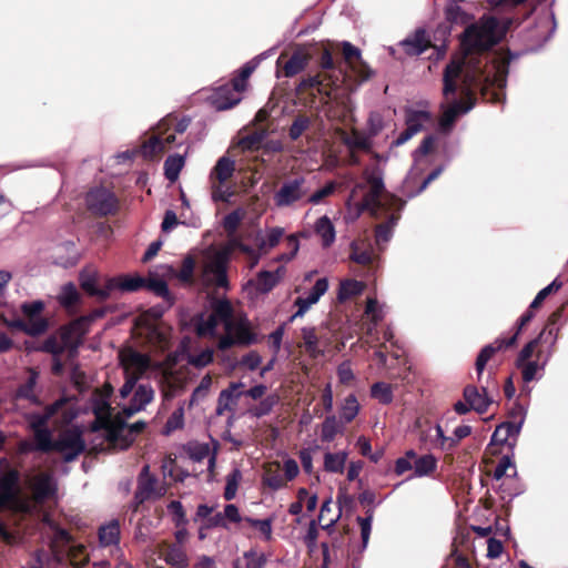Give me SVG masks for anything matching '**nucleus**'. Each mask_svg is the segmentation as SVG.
<instances>
[{
  "label": "nucleus",
  "mask_w": 568,
  "mask_h": 568,
  "mask_svg": "<svg viewBox=\"0 0 568 568\" xmlns=\"http://www.w3.org/2000/svg\"><path fill=\"white\" fill-rule=\"evenodd\" d=\"M120 540V525L119 521L112 520L99 529V541L102 547H114L112 552L116 554L118 558L123 557V554L119 547Z\"/></svg>",
  "instance_id": "obj_24"
},
{
  "label": "nucleus",
  "mask_w": 568,
  "mask_h": 568,
  "mask_svg": "<svg viewBox=\"0 0 568 568\" xmlns=\"http://www.w3.org/2000/svg\"><path fill=\"white\" fill-rule=\"evenodd\" d=\"M232 87V81L215 88V111H225L237 105L243 99V90L222 93V89Z\"/></svg>",
  "instance_id": "obj_25"
},
{
  "label": "nucleus",
  "mask_w": 568,
  "mask_h": 568,
  "mask_svg": "<svg viewBox=\"0 0 568 568\" xmlns=\"http://www.w3.org/2000/svg\"><path fill=\"white\" fill-rule=\"evenodd\" d=\"M150 467L145 465L140 474L138 489L134 499L138 504L152 498H159L165 494L163 486H158L156 480L149 474Z\"/></svg>",
  "instance_id": "obj_16"
},
{
  "label": "nucleus",
  "mask_w": 568,
  "mask_h": 568,
  "mask_svg": "<svg viewBox=\"0 0 568 568\" xmlns=\"http://www.w3.org/2000/svg\"><path fill=\"white\" fill-rule=\"evenodd\" d=\"M28 486L33 499L38 503L51 498L57 490L54 478L47 473H39L29 478Z\"/></svg>",
  "instance_id": "obj_18"
},
{
  "label": "nucleus",
  "mask_w": 568,
  "mask_h": 568,
  "mask_svg": "<svg viewBox=\"0 0 568 568\" xmlns=\"http://www.w3.org/2000/svg\"><path fill=\"white\" fill-rule=\"evenodd\" d=\"M245 216V212L243 209H236L233 212L229 213L223 220L224 229L230 233H234L243 217Z\"/></svg>",
  "instance_id": "obj_61"
},
{
  "label": "nucleus",
  "mask_w": 568,
  "mask_h": 568,
  "mask_svg": "<svg viewBox=\"0 0 568 568\" xmlns=\"http://www.w3.org/2000/svg\"><path fill=\"white\" fill-rule=\"evenodd\" d=\"M148 290L154 292L156 295L163 297L165 301H168L169 305L172 304L171 302V294L168 287V284L163 280L159 278H149L145 280V285Z\"/></svg>",
  "instance_id": "obj_59"
},
{
  "label": "nucleus",
  "mask_w": 568,
  "mask_h": 568,
  "mask_svg": "<svg viewBox=\"0 0 568 568\" xmlns=\"http://www.w3.org/2000/svg\"><path fill=\"white\" fill-rule=\"evenodd\" d=\"M315 232L321 237L324 247H328L335 241V229L331 220L324 215L315 223Z\"/></svg>",
  "instance_id": "obj_41"
},
{
  "label": "nucleus",
  "mask_w": 568,
  "mask_h": 568,
  "mask_svg": "<svg viewBox=\"0 0 568 568\" xmlns=\"http://www.w3.org/2000/svg\"><path fill=\"white\" fill-rule=\"evenodd\" d=\"M212 386V377L210 374L205 375L200 385L193 390L192 396L190 398V407L200 405L203 400H205L211 390Z\"/></svg>",
  "instance_id": "obj_51"
},
{
  "label": "nucleus",
  "mask_w": 568,
  "mask_h": 568,
  "mask_svg": "<svg viewBox=\"0 0 568 568\" xmlns=\"http://www.w3.org/2000/svg\"><path fill=\"white\" fill-rule=\"evenodd\" d=\"M47 416H38L33 419L32 426L34 428L36 447L42 452L53 449L54 442L51 440V433L43 427Z\"/></svg>",
  "instance_id": "obj_28"
},
{
  "label": "nucleus",
  "mask_w": 568,
  "mask_h": 568,
  "mask_svg": "<svg viewBox=\"0 0 568 568\" xmlns=\"http://www.w3.org/2000/svg\"><path fill=\"white\" fill-rule=\"evenodd\" d=\"M433 430L435 433L434 440L437 443L440 449L450 450L456 446V439L446 436L439 424L435 425Z\"/></svg>",
  "instance_id": "obj_63"
},
{
  "label": "nucleus",
  "mask_w": 568,
  "mask_h": 568,
  "mask_svg": "<svg viewBox=\"0 0 568 568\" xmlns=\"http://www.w3.org/2000/svg\"><path fill=\"white\" fill-rule=\"evenodd\" d=\"M413 468V477L428 476L436 470L437 459L432 454L423 455L415 459ZM409 478H412V476Z\"/></svg>",
  "instance_id": "obj_44"
},
{
  "label": "nucleus",
  "mask_w": 568,
  "mask_h": 568,
  "mask_svg": "<svg viewBox=\"0 0 568 568\" xmlns=\"http://www.w3.org/2000/svg\"><path fill=\"white\" fill-rule=\"evenodd\" d=\"M532 317H534V313L531 311L526 312L518 320V326L511 337H509V338L498 337L495 339L494 343L486 345L480 351V353L478 354L477 359H476V372L478 374V378L481 376L487 362L493 357V355L496 352L501 351L503 348L513 346L516 343L518 335L521 332L523 327L525 325H527L532 320Z\"/></svg>",
  "instance_id": "obj_10"
},
{
  "label": "nucleus",
  "mask_w": 568,
  "mask_h": 568,
  "mask_svg": "<svg viewBox=\"0 0 568 568\" xmlns=\"http://www.w3.org/2000/svg\"><path fill=\"white\" fill-rule=\"evenodd\" d=\"M341 417L343 423L347 424L355 419L359 413V404L355 395L351 394L344 398L341 404Z\"/></svg>",
  "instance_id": "obj_48"
},
{
  "label": "nucleus",
  "mask_w": 568,
  "mask_h": 568,
  "mask_svg": "<svg viewBox=\"0 0 568 568\" xmlns=\"http://www.w3.org/2000/svg\"><path fill=\"white\" fill-rule=\"evenodd\" d=\"M268 52H263L258 55H256L255 58H253L252 60H250L248 62H246L240 70L239 74L235 75L231 81H232V87L230 88H226V89H222V93L223 92H227L229 90L232 91V89L235 91H239V90H243L245 91L246 88H247V80L248 78L251 77V74L254 72V70L258 67V64L261 63L262 60L266 59L268 57Z\"/></svg>",
  "instance_id": "obj_22"
},
{
  "label": "nucleus",
  "mask_w": 568,
  "mask_h": 568,
  "mask_svg": "<svg viewBox=\"0 0 568 568\" xmlns=\"http://www.w3.org/2000/svg\"><path fill=\"white\" fill-rule=\"evenodd\" d=\"M284 229L280 226L266 230L264 237L258 241V250L266 253L268 250L275 247L284 235Z\"/></svg>",
  "instance_id": "obj_50"
},
{
  "label": "nucleus",
  "mask_w": 568,
  "mask_h": 568,
  "mask_svg": "<svg viewBox=\"0 0 568 568\" xmlns=\"http://www.w3.org/2000/svg\"><path fill=\"white\" fill-rule=\"evenodd\" d=\"M307 59L304 54L295 52L291 55L284 65V74L286 77H294L305 69Z\"/></svg>",
  "instance_id": "obj_54"
},
{
  "label": "nucleus",
  "mask_w": 568,
  "mask_h": 568,
  "mask_svg": "<svg viewBox=\"0 0 568 568\" xmlns=\"http://www.w3.org/2000/svg\"><path fill=\"white\" fill-rule=\"evenodd\" d=\"M84 440L77 429H68L60 434L53 449L60 453L65 462L75 459L84 450Z\"/></svg>",
  "instance_id": "obj_13"
},
{
  "label": "nucleus",
  "mask_w": 568,
  "mask_h": 568,
  "mask_svg": "<svg viewBox=\"0 0 568 568\" xmlns=\"http://www.w3.org/2000/svg\"><path fill=\"white\" fill-rule=\"evenodd\" d=\"M87 204L97 214L106 215L115 209L116 200L109 190L97 187L88 193Z\"/></svg>",
  "instance_id": "obj_15"
},
{
  "label": "nucleus",
  "mask_w": 568,
  "mask_h": 568,
  "mask_svg": "<svg viewBox=\"0 0 568 568\" xmlns=\"http://www.w3.org/2000/svg\"><path fill=\"white\" fill-rule=\"evenodd\" d=\"M99 274L94 270H84L80 273L81 287L90 295L97 296L103 301L110 297V290H108V281L103 287H98Z\"/></svg>",
  "instance_id": "obj_23"
},
{
  "label": "nucleus",
  "mask_w": 568,
  "mask_h": 568,
  "mask_svg": "<svg viewBox=\"0 0 568 568\" xmlns=\"http://www.w3.org/2000/svg\"><path fill=\"white\" fill-rule=\"evenodd\" d=\"M430 121L432 115L426 108H407L405 110L406 125L416 131V134L420 132L425 128V125L428 124Z\"/></svg>",
  "instance_id": "obj_30"
},
{
  "label": "nucleus",
  "mask_w": 568,
  "mask_h": 568,
  "mask_svg": "<svg viewBox=\"0 0 568 568\" xmlns=\"http://www.w3.org/2000/svg\"><path fill=\"white\" fill-rule=\"evenodd\" d=\"M344 60L351 70L361 81H366L373 75V71L363 60L362 52L358 48L348 41L342 42Z\"/></svg>",
  "instance_id": "obj_14"
},
{
  "label": "nucleus",
  "mask_w": 568,
  "mask_h": 568,
  "mask_svg": "<svg viewBox=\"0 0 568 568\" xmlns=\"http://www.w3.org/2000/svg\"><path fill=\"white\" fill-rule=\"evenodd\" d=\"M150 342L160 349H165L170 345V329L162 324H150L148 326Z\"/></svg>",
  "instance_id": "obj_40"
},
{
  "label": "nucleus",
  "mask_w": 568,
  "mask_h": 568,
  "mask_svg": "<svg viewBox=\"0 0 568 568\" xmlns=\"http://www.w3.org/2000/svg\"><path fill=\"white\" fill-rule=\"evenodd\" d=\"M90 324V318L82 317L74 322H72L63 332L65 336V344H72V346H77L82 336L88 332V327Z\"/></svg>",
  "instance_id": "obj_33"
},
{
  "label": "nucleus",
  "mask_w": 568,
  "mask_h": 568,
  "mask_svg": "<svg viewBox=\"0 0 568 568\" xmlns=\"http://www.w3.org/2000/svg\"><path fill=\"white\" fill-rule=\"evenodd\" d=\"M429 38L425 30H417L412 37L400 42L405 52L410 55H419L429 47Z\"/></svg>",
  "instance_id": "obj_29"
},
{
  "label": "nucleus",
  "mask_w": 568,
  "mask_h": 568,
  "mask_svg": "<svg viewBox=\"0 0 568 568\" xmlns=\"http://www.w3.org/2000/svg\"><path fill=\"white\" fill-rule=\"evenodd\" d=\"M201 271L202 283L210 286L213 283V245L209 244L202 250H194L183 260L182 267L178 271L176 278L184 284L193 281L194 270Z\"/></svg>",
  "instance_id": "obj_5"
},
{
  "label": "nucleus",
  "mask_w": 568,
  "mask_h": 568,
  "mask_svg": "<svg viewBox=\"0 0 568 568\" xmlns=\"http://www.w3.org/2000/svg\"><path fill=\"white\" fill-rule=\"evenodd\" d=\"M348 454L345 450L336 453H326L324 455V470L332 474H342L345 469Z\"/></svg>",
  "instance_id": "obj_37"
},
{
  "label": "nucleus",
  "mask_w": 568,
  "mask_h": 568,
  "mask_svg": "<svg viewBox=\"0 0 568 568\" xmlns=\"http://www.w3.org/2000/svg\"><path fill=\"white\" fill-rule=\"evenodd\" d=\"M265 556L254 549L245 551L234 561L235 568H263L265 565Z\"/></svg>",
  "instance_id": "obj_43"
},
{
  "label": "nucleus",
  "mask_w": 568,
  "mask_h": 568,
  "mask_svg": "<svg viewBox=\"0 0 568 568\" xmlns=\"http://www.w3.org/2000/svg\"><path fill=\"white\" fill-rule=\"evenodd\" d=\"M242 383H234L227 389H224L220 393L216 414L220 415L224 409H230L233 405H235L236 399L242 395Z\"/></svg>",
  "instance_id": "obj_38"
},
{
  "label": "nucleus",
  "mask_w": 568,
  "mask_h": 568,
  "mask_svg": "<svg viewBox=\"0 0 568 568\" xmlns=\"http://www.w3.org/2000/svg\"><path fill=\"white\" fill-rule=\"evenodd\" d=\"M212 508L201 505L197 509L195 523L199 525V538L201 540L211 536L213 530V519L210 517Z\"/></svg>",
  "instance_id": "obj_39"
},
{
  "label": "nucleus",
  "mask_w": 568,
  "mask_h": 568,
  "mask_svg": "<svg viewBox=\"0 0 568 568\" xmlns=\"http://www.w3.org/2000/svg\"><path fill=\"white\" fill-rule=\"evenodd\" d=\"M278 283V276L268 271H261L256 278V290L260 293H268Z\"/></svg>",
  "instance_id": "obj_58"
},
{
  "label": "nucleus",
  "mask_w": 568,
  "mask_h": 568,
  "mask_svg": "<svg viewBox=\"0 0 568 568\" xmlns=\"http://www.w3.org/2000/svg\"><path fill=\"white\" fill-rule=\"evenodd\" d=\"M303 344L311 358H318L324 355V351L320 347V339L315 327L305 326L301 329Z\"/></svg>",
  "instance_id": "obj_34"
},
{
  "label": "nucleus",
  "mask_w": 568,
  "mask_h": 568,
  "mask_svg": "<svg viewBox=\"0 0 568 568\" xmlns=\"http://www.w3.org/2000/svg\"><path fill=\"white\" fill-rule=\"evenodd\" d=\"M506 30V22L484 16L463 32V52L450 59L443 73L440 130L449 131L458 116L469 112L478 92L485 97L491 90L489 99L494 102L504 98L508 62L491 58L487 51L503 39Z\"/></svg>",
  "instance_id": "obj_1"
},
{
  "label": "nucleus",
  "mask_w": 568,
  "mask_h": 568,
  "mask_svg": "<svg viewBox=\"0 0 568 568\" xmlns=\"http://www.w3.org/2000/svg\"><path fill=\"white\" fill-rule=\"evenodd\" d=\"M349 201L356 206V215L367 211L375 217H386V222L376 227V242L387 243L399 220L405 202L385 193L384 171L377 164L367 165L352 192Z\"/></svg>",
  "instance_id": "obj_2"
},
{
  "label": "nucleus",
  "mask_w": 568,
  "mask_h": 568,
  "mask_svg": "<svg viewBox=\"0 0 568 568\" xmlns=\"http://www.w3.org/2000/svg\"><path fill=\"white\" fill-rule=\"evenodd\" d=\"M194 328L200 337H213V312L197 316Z\"/></svg>",
  "instance_id": "obj_55"
},
{
  "label": "nucleus",
  "mask_w": 568,
  "mask_h": 568,
  "mask_svg": "<svg viewBox=\"0 0 568 568\" xmlns=\"http://www.w3.org/2000/svg\"><path fill=\"white\" fill-rule=\"evenodd\" d=\"M119 358L125 377H134V379L138 381L143 376L154 374L161 384L159 363H152L146 354H142L131 347H126L120 351ZM162 362H160V364Z\"/></svg>",
  "instance_id": "obj_7"
},
{
  "label": "nucleus",
  "mask_w": 568,
  "mask_h": 568,
  "mask_svg": "<svg viewBox=\"0 0 568 568\" xmlns=\"http://www.w3.org/2000/svg\"><path fill=\"white\" fill-rule=\"evenodd\" d=\"M241 479H242V473L239 468H234L226 476V485H225L224 494H223V496L226 500H232L235 498Z\"/></svg>",
  "instance_id": "obj_56"
},
{
  "label": "nucleus",
  "mask_w": 568,
  "mask_h": 568,
  "mask_svg": "<svg viewBox=\"0 0 568 568\" xmlns=\"http://www.w3.org/2000/svg\"><path fill=\"white\" fill-rule=\"evenodd\" d=\"M371 395L382 404H390L393 402V389L390 385L378 382L372 385Z\"/></svg>",
  "instance_id": "obj_57"
},
{
  "label": "nucleus",
  "mask_w": 568,
  "mask_h": 568,
  "mask_svg": "<svg viewBox=\"0 0 568 568\" xmlns=\"http://www.w3.org/2000/svg\"><path fill=\"white\" fill-rule=\"evenodd\" d=\"M550 356H551V351H547L541 363H538L537 361H529V362L523 363L521 365H516L518 368L521 369V375H523L524 382L529 383V382L534 381L537 377V373L539 371H544Z\"/></svg>",
  "instance_id": "obj_42"
},
{
  "label": "nucleus",
  "mask_w": 568,
  "mask_h": 568,
  "mask_svg": "<svg viewBox=\"0 0 568 568\" xmlns=\"http://www.w3.org/2000/svg\"><path fill=\"white\" fill-rule=\"evenodd\" d=\"M357 521L361 527L362 550H365L372 532L373 513L369 511L366 517H358Z\"/></svg>",
  "instance_id": "obj_64"
},
{
  "label": "nucleus",
  "mask_w": 568,
  "mask_h": 568,
  "mask_svg": "<svg viewBox=\"0 0 568 568\" xmlns=\"http://www.w3.org/2000/svg\"><path fill=\"white\" fill-rule=\"evenodd\" d=\"M344 430L345 423L342 419L337 418L334 414L327 415L321 425V440L323 443H331L338 435H343Z\"/></svg>",
  "instance_id": "obj_27"
},
{
  "label": "nucleus",
  "mask_w": 568,
  "mask_h": 568,
  "mask_svg": "<svg viewBox=\"0 0 568 568\" xmlns=\"http://www.w3.org/2000/svg\"><path fill=\"white\" fill-rule=\"evenodd\" d=\"M12 328L20 329L31 336H37L45 332L48 323L44 318L17 320L9 323Z\"/></svg>",
  "instance_id": "obj_32"
},
{
  "label": "nucleus",
  "mask_w": 568,
  "mask_h": 568,
  "mask_svg": "<svg viewBox=\"0 0 568 568\" xmlns=\"http://www.w3.org/2000/svg\"><path fill=\"white\" fill-rule=\"evenodd\" d=\"M144 285L145 278L138 274H125L108 278V290H110V296L114 292H135L144 287Z\"/></svg>",
  "instance_id": "obj_20"
},
{
  "label": "nucleus",
  "mask_w": 568,
  "mask_h": 568,
  "mask_svg": "<svg viewBox=\"0 0 568 568\" xmlns=\"http://www.w3.org/2000/svg\"><path fill=\"white\" fill-rule=\"evenodd\" d=\"M153 397L154 390L150 385H139L134 390L130 404L122 408V413L125 417H131L151 403Z\"/></svg>",
  "instance_id": "obj_21"
},
{
  "label": "nucleus",
  "mask_w": 568,
  "mask_h": 568,
  "mask_svg": "<svg viewBox=\"0 0 568 568\" xmlns=\"http://www.w3.org/2000/svg\"><path fill=\"white\" fill-rule=\"evenodd\" d=\"M19 479V473L13 469L0 477V509L7 508L20 514L32 511V501L21 495Z\"/></svg>",
  "instance_id": "obj_6"
},
{
  "label": "nucleus",
  "mask_w": 568,
  "mask_h": 568,
  "mask_svg": "<svg viewBox=\"0 0 568 568\" xmlns=\"http://www.w3.org/2000/svg\"><path fill=\"white\" fill-rule=\"evenodd\" d=\"M242 520L244 519L240 515L239 508L233 504L226 505L223 513L215 514V526L227 528L229 524H239Z\"/></svg>",
  "instance_id": "obj_49"
},
{
  "label": "nucleus",
  "mask_w": 568,
  "mask_h": 568,
  "mask_svg": "<svg viewBox=\"0 0 568 568\" xmlns=\"http://www.w3.org/2000/svg\"><path fill=\"white\" fill-rule=\"evenodd\" d=\"M183 165L184 158L182 155H170L164 162V173L166 179L171 182L176 181Z\"/></svg>",
  "instance_id": "obj_52"
},
{
  "label": "nucleus",
  "mask_w": 568,
  "mask_h": 568,
  "mask_svg": "<svg viewBox=\"0 0 568 568\" xmlns=\"http://www.w3.org/2000/svg\"><path fill=\"white\" fill-rule=\"evenodd\" d=\"M540 2H548L549 9L546 14L540 18L538 21L537 28L539 30V36L542 37L544 41H548L556 31L557 23L555 19V14L551 11L550 7L554 4L555 0H539Z\"/></svg>",
  "instance_id": "obj_36"
},
{
  "label": "nucleus",
  "mask_w": 568,
  "mask_h": 568,
  "mask_svg": "<svg viewBox=\"0 0 568 568\" xmlns=\"http://www.w3.org/2000/svg\"><path fill=\"white\" fill-rule=\"evenodd\" d=\"M235 316H237V314L234 313L230 301L215 296V326L219 321L225 323L229 318H233Z\"/></svg>",
  "instance_id": "obj_53"
},
{
  "label": "nucleus",
  "mask_w": 568,
  "mask_h": 568,
  "mask_svg": "<svg viewBox=\"0 0 568 568\" xmlns=\"http://www.w3.org/2000/svg\"><path fill=\"white\" fill-rule=\"evenodd\" d=\"M223 326L225 334L219 341L220 349H226L233 345L246 346L257 341L256 335L251 332L250 321L243 314L229 318Z\"/></svg>",
  "instance_id": "obj_8"
},
{
  "label": "nucleus",
  "mask_w": 568,
  "mask_h": 568,
  "mask_svg": "<svg viewBox=\"0 0 568 568\" xmlns=\"http://www.w3.org/2000/svg\"><path fill=\"white\" fill-rule=\"evenodd\" d=\"M110 390L95 393L92 398V410L97 417L95 429L100 430L109 444L114 448L125 449L133 442L134 435L143 427L144 423L128 425L122 412L114 413L110 406Z\"/></svg>",
  "instance_id": "obj_4"
},
{
  "label": "nucleus",
  "mask_w": 568,
  "mask_h": 568,
  "mask_svg": "<svg viewBox=\"0 0 568 568\" xmlns=\"http://www.w3.org/2000/svg\"><path fill=\"white\" fill-rule=\"evenodd\" d=\"M57 298L61 306L71 310L79 303L80 293L73 283H67L61 286Z\"/></svg>",
  "instance_id": "obj_45"
},
{
  "label": "nucleus",
  "mask_w": 568,
  "mask_h": 568,
  "mask_svg": "<svg viewBox=\"0 0 568 568\" xmlns=\"http://www.w3.org/2000/svg\"><path fill=\"white\" fill-rule=\"evenodd\" d=\"M190 120L189 119H182L181 121L175 123V120L171 116L163 119L159 125L158 129L160 133L162 131L171 128L174 125V131L176 133H184L186 129L189 128ZM173 142H175V135L169 134L166 138H162L161 134L152 136L148 142H145L142 146V152L144 156L152 158L154 155H158L162 153L169 145H171Z\"/></svg>",
  "instance_id": "obj_9"
},
{
  "label": "nucleus",
  "mask_w": 568,
  "mask_h": 568,
  "mask_svg": "<svg viewBox=\"0 0 568 568\" xmlns=\"http://www.w3.org/2000/svg\"><path fill=\"white\" fill-rule=\"evenodd\" d=\"M524 419H520L517 423L513 422H505L501 423L495 432L491 435L490 444L491 445H504L506 444L511 437L516 438L523 427Z\"/></svg>",
  "instance_id": "obj_26"
},
{
  "label": "nucleus",
  "mask_w": 568,
  "mask_h": 568,
  "mask_svg": "<svg viewBox=\"0 0 568 568\" xmlns=\"http://www.w3.org/2000/svg\"><path fill=\"white\" fill-rule=\"evenodd\" d=\"M235 171V160L230 156H221L215 163V179L221 184L229 181Z\"/></svg>",
  "instance_id": "obj_47"
},
{
  "label": "nucleus",
  "mask_w": 568,
  "mask_h": 568,
  "mask_svg": "<svg viewBox=\"0 0 568 568\" xmlns=\"http://www.w3.org/2000/svg\"><path fill=\"white\" fill-rule=\"evenodd\" d=\"M239 247L243 253L250 257L257 254V252L245 244L240 243L237 240H232L226 246L221 250H215V291L217 288H229L227 280V262L232 251Z\"/></svg>",
  "instance_id": "obj_12"
},
{
  "label": "nucleus",
  "mask_w": 568,
  "mask_h": 568,
  "mask_svg": "<svg viewBox=\"0 0 568 568\" xmlns=\"http://www.w3.org/2000/svg\"><path fill=\"white\" fill-rule=\"evenodd\" d=\"M213 361V349L206 348L196 355L187 353V342L182 341L178 349L159 364L161 387L166 398L182 390L194 376L190 366L203 368Z\"/></svg>",
  "instance_id": "obj_3"
},
{
  "label": "nucleus",
  "mask_w": 568,
  "mask_h": 568,
  "mask_svg": "<svg viewBox=\"0 0 568 568\" xmlns=\"http://www.w3.org/2000/svg\"><path fill=\"white\" fill-rule=\"evenodd\" d=\"M158 552H159L160 557H162L166 561V564H169L171 566H174L178 568H183L186 566V561H187L186 555L180 546L159 545Z\"/></svg>",
  "instance_id": "obj_31"
},
{
  "label": "nucleus",
  "mask_w": 568,
  "mask_h": 568,
  "mask_svg": "<svg viewBox=\"0 0 568 568\" xmlns=\"http://www.w3.org/2000/svg\"><path fill=\"white\" fill-rule=\"evenodd\" d=\"M184 448H185V452L189 455V457L194 462H201L205 457H209L207 470L210 474L213 473V456H209V453H210L209 444L194 440V442L187 443Z\"/></svg>",
  "instance_id": "obj_35"
},
{
  "label": "nucleus",
  "mask_w": 568,
  "mask_h": 568,
  "mask_svg": "<svg viewBox=\"0 0 568 568\" xmlns=\"http://www.w3.org/2000/svg\"><path fill=\"white\" fill-rule=\"evenodd\" d=\"M183 425H184V408L182 406H180L169 417V419L164 426V433L170 434L176 429L182 428Z\"/></svg>",
  "instance_id": "obj_62"
},
{
  "label": "nucleus",
  "mask_w": 568,
  "mask_h": 568,
  "mask_svg": "<svg viewBox=\"0 0 568 568\" xmlns=\"http://www.w3.org/2000/svg\"><path fill=\"white\" fill-rule=\"evenodd\" d=\"M463 396L470 407H473V410L478 414L486 413L494 402L493 396L488 393L486 387L479 389L474 385H467L464 388Z\"/></svg>",
  "instance_id": "obj_19"
},
{
  "label": "nucleus",
  "mask_w": 568,
  "mask_h": 568,
  "mask_svg": "<svg viewBox=\"0 0 568 568\" xmlns=\"http://www.w3.org/2000/svg\"><path fill=\"white\" fill-rule=\"evenodd\" d=\"M328 281L326 277L318 278L306 296H300L295 301L297 311L291 316L293 322L297 317H302L320 298L327 292Z\"/></svg>",
  "instance_id": "obj_17"
},
{
  "label": "nucleus",
  "mask_w": 568,
  "mask_h": 568,
  "mask_svg": "<svg viewBox=\"0 0 568 568\" xmlns=\"http://www.w3.org/2000/svg\"><path fill=\"white\" fill-rule=\"evenodd\" d=\"M561 286L562 282H560L558 278H555L550 284H548L546 287H544L537 293V295L535 296L530 304V308L538 307L548 295H550L554 292H557L558 290L561 288Z\"/></svg>",
  "instance_id": "obj_60"
},
{
  "label": "nucleus",
  "mask_w": 568,
  "mask_h": 568,
  "mask_svg": "<svg viewBox=\"0 0 568 568\" xmlns=\"http://www.w3.org/2000/svg\"><path fill=\"white\" fill-rule=\"evenodd\" d=\"M364 290V283L357 280H345L339 284L337 298L339 302L347 301L359 295Z\"/></svg>",
  "instance_id": "obj_46"
},
{
  "label": "nucleus",
  "mask_w": 568,
  "mask_h": 568,
  "mask_svg": "<svg viewBox=\"0 0 568 568\" xmlns=\"http://www.w3.org/2000/svg\"><path fill=\"white\" fill-rule=\"evenodd\" d=\"M310 189L306 185V179L302 175L285 180L273 195L277 207H290L301 202Z\"/></svg>",
  "instance_id": "obj_11"
}]
</instances>
